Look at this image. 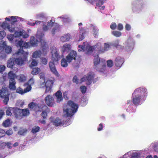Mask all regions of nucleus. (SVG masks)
I'll return each instance as SVG.
<instances>
[{"mask_svg": "<svg viewBox=\"0 0 158 158\" xmlns=\"http://www.w3.org/2000/svg\"><path fill=\"white\" fill-rule=\"evenodd\" d=\"M26 80V77L23 74H20V82H23Z\"/></svg>", "mask_w": 158, "mask_h": 158, "instance_id": "nucleus-52", "label": "nucleus"}, {"mask_svg": "<svg viewBox=\"0 0 158 158\" xmlns=\"http://www.w3.org/2000/svg\"><path fill=\"white\" fill-rule=\"evenodd\" d=\"M147 90L146 89L141 88H139L135 89L132 95H138L140 97H143V100L146 98L145 97L147 95Z\"/></svg>", "mask_w": 158, "mask_h": 158, "instance_id": "nucleus-8", "label": "nucleus"}, {"mask_svg": "<svg viewBox=\"0 0 158 158\" xmlns=\"http://www.w3.org/2000/svg\"><path fill=\"white\" fill-rule=\"evenodd\" d=\"M11 124V122L9 119H7L4 121L2 123L3 126L5 127L9 126Z\"/></svg>", "mask_w": 158, "mask_h": 158, "instance_id": "nucleus-37", "label": "nucleus"}, {"mask_svg": "<svg viewBox=\"0 0 158 158\" xmlns=\"http://www.w3.org/2000/svg\"><path fill=\"white\" fill-rule=\"evenodd\" d=\"M68 94V92L67 91H66L63 93V97L64 98L68 99V98L67 97V95Z\"/></svg>", "mask_w": 158, "mask_h": 158, "instance_id": "nucleus-59", "label": "nucleus"}, {"mask_svg": "<svg viewBox=\"0 0 158 158\" xmlns=\"http://www.w3.org/2000/svg\"><path fill=\"white\" fill-rule=\"evenodd\" d=\"M29 35L25 31L22 30L20 31V38H22L23 40L26 41V39L28 38Z\"/></svg>", "mask_w": 158, "mask_h": 158, "instance_id": "nucleus-25", "label": "nucleus"}, {"mask_svg": "<svg viewBox=\"0 0 158 158\" xmlns=\"http://www.w3.org/2000/svg\"><path fill=\"white\" fill-rule=\"evenodd\" d=\"M13 111L14 115L16 118H18L20 114L19 109L17 107L13 108L11 107L8 108L6 111V114L10 116L12 115L11 111Z\"/></svg>", "mask_w": 158, "mask_h": 158, "instance_id": "nucleus-11", "label": "nucleus"}, {"mask_svg": "<svg viewBox=\"0 0 158 158\" xmlns=\"http://www.w3.org/2000/svg\"><path fill=\"white\" fill-rule=\"evenodd\" d=\"M27 131V129L20 128V135H24L26 133Z\"/></svg>", "mask_w": 158, "mask_h": 158, "instance_id": "nucleus-47", "label": "nucleus"}, {"mask_svg": "<svg viewBox=\"0 0 158 158\" xmlns=\"http://www.w3.org/2000/svg\"><path fill=\"white\" fill-rule=\"evenodd\" d=\"M123 28V25L121 23H119L117 26V29L119 30H121Z\"/></svg>", "mask_w": 158, "mask_h": 158, "instance_id": "nucleus-56", "label": "nucleus"}, {"mask_svg": "<svg viewBox=\"0 0 158 158\" xmlns=\"http://www.w3.org/2000/svg\"><path fill=\"white\" fill-rule=\"evenodd\" d=\"M123 59L119 56L116 58L115 60V64L117 67L121 66L124 62Z\"/></svg>", "mask_w": 158, "mask_h": 158, "instance_id": "nucleus-22", "label": "nucleus"}, {"mask_svg": "<svg viewBox=\"0 0 158 158\" xmlns=\"http://www.w3.org/2000/svg\"><path fill=\"white\" fill-rule=\"evenodd\" d=\"M15 76V74L12 72L10 71L8 73V78L10 79L9 87L10 89H16L14 80Z\"/></svg>", "mask_w": 158, "mask_h": 158, "instance_id": "nucleus-10", "label": "nucleus"}, {"mask_svg": "<svg viewBox=\"0 0 158 158\" xmlns=\"http://www.w3.org/2000/svg\"><path fill=\"white\" fill-rule=\"evenodd\" d=\"M53 124L55 126H58L61 125L64 126V124L63 123L64 122H62L61 120L59 118H56L54 121H53Z\"/></svg>", "mask_w": 158, "mask_h": 158, "instance_id": "nucleus-26", "label": "nucleus"}, {"mask_svg": "<svg viewBox=\"0 0 158 158\" xmlns=\"http://www.w3.org/2000/svg\"><path fill=\"white\" fill-rule=\"evenodd\" d=\"M6 46V41H4L2 44H0V50H2L3 47H5Z\"/></svg>", "mask_w": 158, "mask_h": 158, "instance_id": "nucleus-55", "label": "nucleus"}, {"mask_svg": "<svg viewBox=\"0 0 158 158\" xmlns=\"http://www.w3.org/2000/svg\"><path fill=\"white\" fill-rule=\"evenodd\" d=\"M44 34L43 31L40 30H37L36 35V39L34 36H31L30 38V43L31 46L36 47L37 46L39 42H40L41 48L44 52H46L48 49V47L47 43L43 39Z\"/></svg>", "mask_w": 158, "mask_h": 158, "instance_id": "nucleus-1", "label": "nucleus"}, {"mask_svg": "<svg viewBox=\"0 0 158 158\" xmlns=\"http://www.w3.org/2000/svg\"><path fill=\"white\" fill-rule=\"evenodd\" d=\"M24 86L26 87L24 88V90H23L20 88V94H22L24 93L29 92L31 89V85H29L28 83H26L24 84Z\"/></svg>", "mask_w": 158, "mask_h": 158, "instance_id": "nucleus-21", "label": "nucleus"}, {"mask_svg": "<svg viewBox=\"0 0 158 158\" xmlns=\"http://www.w3.org/2000/svg\"><path fill=\"white\" fill-rule=\"evenodd\" d=\"M6 34L5 31H0V39H2L6 36Z\"/></svg>", "mask_w": 158, "mask_h": 158, "instance_id": "nucleus-46", "label": "nucleus"}, {"mask_svg": "<svg viewBox=\"0 0 158 158\" xmlns=\"http://www.w3.org/2000/svg\"><path fill=\"white\" fill-rule=\"evenodd\" d=\"M13 133V131L11 129H9L5 132V134L8 135H11Z\"/></svg>", "mask_w": 158, "mask_h": 158, "instance_id": "nucleus-58", "label": "nucleus"}, {"mask_svg": "<svg viewBox=\"0 0 158 158\" xmlns=\"http://www.w3.org/2000/svg\"><path fill=\"white\" fill-rule=\"evenodd\" d=\"M40 71V69L39 68L36 67L33 69L32 70L31 72V73L33 75H36L39 73Z\"/></svg>", "mask_w": 158, "mask_h": 158, "instance_id": "nucleus-34", "label": "nucleus"}, {"mask_svg": "<svg viewBox=\"0 0 158 158\" xmlns=\"http://www.w3.org/2000/svg\"><path fill=\"white\" fill-rule=\"evenodd\" d=\"M5 67L4 65H0V73L2 72L5 69Z\"/></svg>", "mask_w": 158, "mask_h": 158, "instance_id": "nucleus-62", "label": "nucleus"}, {"mask_svg": "<svg viewBox=\"0 0 158 158\" xmlns=\"http://www.w3.org/2000/svg\"><path fill=\"white\" fill-rule=\"evenodd\" d=\"M41 59V62L43 64L46 65L47 64L48 60L46 58L42 57Z\"/></svg>", "mask_w": 158, "mask_h": 158, "instance_id": "nucleus-49", "label": "nucleus"}, {"mask_svg": "<svg viewBox=\"0 0 158 158\" xmlns=\"http://www.w3.org/2000/svg\"><path fill=\"white\" fill-rule=\"evenodd\" d=\"M40 128L39 127L35 126L32 128L31 132L34 134L35 133L39 131Z\"/></svg>", "mask_w": 158, "mask_h": 158, "instance_id": "nucleus-38", "label": "nucleus"}, {"mask_svg": "<svg viewBox=\"0 0 158 158\" xmlns=\"http://www.w3.org/2000/svg\"><path fill=\"white\" fill-rule=\"evenodd\" d=\"M117 27L116 23H112L110 26V28L112 30H114L116 29Z\"/></svg>", "mask_w": 158, "mask_h": 158, "instance_id": "nucleus-57", "label": "nucleus"}, {"mask_svg": "<svg viewBox=\"0 0 158 158\" xmlns=\"http://www.w3.org/2000/svg\"><path fill=\"white\" fill-rule=\"evenodd\" d=\"M98 54H101L105 52V51H107L110 48V45L106 43H104V48H101V44H98Z\"/></svg>", "mask_w": 158, "mask_h": 158, "instance_id": "nucleus-20", "label": "nucleus"}, {"mask_svg": "<svg viewBox=\"0 0 158 158\" xmlns=\"http://www.w3.org/2000/svg\"><path fill=\"white\" fill-rule=\"evenodd\" d=\"M71 36L69 34L64 35L63 36L60 37L61 41L62 42H64L68 41L71 38Z\"/></svg>", "mask_w": 158, "mask_h": 158, "instance_id": "nucleus-27", "label": "nucleus"}, {"mask_svg": "<svg viewBox=\"0 0 158 158\" xmlns=\"http://www.w3.org/2000/svg\"><path fill=\"white\" fill-rule=\"evenodd\" d=\"M103 126L102 123H101L99 125V127L98 128V130L100 131L102 130Z\"/></svg>", "mask_w": 158, "mask_h": 158, "instance_id": "nucleus-61", "label": "nucleus"}, {"mask_svg": "<svg viewBox=\"0 0 158 158\" xmlns=\"http://www.w3.org/2000/svg\"><path fill=\"white\" fill-rule=\"evenodd\" d=\"M28 107L30 109L34 110L36 111H41L40 109L42 108L41 106L39 104L32 102L28 105Z\"/></svg>", "mask_w": 158, "mask_h": 158, "instance_id": "nucleus-15", "label": "nucleus"}, {"mask_svg": "<svg viewBox=\"0 0 158 158\" xmlns=\"http://www.w3.org/2000/svg\"><path fill=\"white\" fill-rule=\"evenodd\" d=\"M14 58H10L7 62V67L11 68L14 64H20V49H18V52L13 55Z\"/></svg>", "mask_w": 158, "mask_h": 158, "instance_id": "nucleus-7", "label": "nucleus"}, {"mask_svg": "<svg viewBox=\"0 0 158 158\" xmlns=\"http://www.w3.org/2000/svg\"><path fill=\"white\" fill-rule=\"evenodd\" d=\"M98 54V53L96 54L95 55L93 54L94 57H97L94 60V67L97 71L103 72L105 69L106 65L104 63L102 64H100V59L99 57Z\"/></svg>", "mask_w": 158, "mask_h": 158, "instance_id": "nucleus-4", "label": "nucleus"}, {"mask_svg": "<svg viewBox=\"0 0 158 158\" xmlns=\"http://www.w3.org/2000/svg\"><path fill=\"white\" fill-rule=\"evenodd\" d=\"M98 30L95 27H94L93 30V35L95 38H97L98 36Z\"/></svg>", "mask_w": 158, "mask_h": 158, "instance_id": "nucleus-40", "label": "nucleus"}, {"mask_svg": "<svg viewBox=\"0 0 158 158\" xmlns=\"http://www.w3.org/2000/svg\"><path fill=\"white\" fill-rule=\"evenodd\" d=\"M77 53L76 51L73 50H71L68 55L66 56V59L68 60V61L71 62L73 60H76L77 56Z\"/></svg>", "mask_w": 158, "mask_h": 158, "instance_id": "nucleus-14", "label": "nucleus"}, {"mask_svg": "<svg viewBox=\"0 0 158 158\" xmlns=\"http://www.w3.org/2000/svg\"><path fill=\"white\" fill-rule=\"evenodd\" d=\"M4 48H5V52L7 53H10L12 51V48L11 47L9 46H7L6 44V46H5V47H3L2 49H3Z\"/></svg>", "mask_w": 158, "mask_h": 158, "instance_id": "nucleus-36", "label": "nucleus"}, {"mask_svg": "<svg viewBox=\"0 0 158 158\" xmlns=\"http://www.w3.org/2000/svg\"><path fill=\"white\" fill-rule=\"evenodd\" d=\"M73 81L74 83H75L77 84L79 83V79L77 76H75L73 79Z\"/></svg>", "mask_w": 158, "mask_h": 158, "instance_id": "nucleus-48", "label": "nucleus"}, {"mask_svg": "<svg viewBox=\"0 0 158 158\" xmlns=\"http://www.w3.org/2000/svg\"><path fill=\"white\" fill-rule=\"evenodd\" d=\"M54 82V80H51L48 79L46 82V88L45 92V93L51 92L53 84Z\"/></svg>", "mask_w": 158, "mask_h": 158, "instance_id": "nucleus-16", "label": "nucleus"}, {"mask_svg": "<svg viewBox=\"0 0 158 158\" xmlns=\"http://www.w3.org/2000/svg\"><path fill=\"white\" fill-rule=\"evenodd\" d=\"M70 61H68L66 58H63L61 60V66L63 67H66L68 65V63H71Z\"/></svg>", "mask_w": 158, "mask_h": 158, "instance_id": "nucleus-30", "label": "nucleus"}, {"mask_svg": "<svg viewBox=\"0 0 158 158\" xmlns=\"http://www.w3.org/2000/svg\"><path fill=\"white\" fill-rule=\"evenodd\" d=\"M34 80L33 77L30 79L27 83H28L29 85H31V86L33 85L34 83Z\"/></svg>", "mask_w": 158, "mask_h": 158, "instance_id": "nucleus-50", "label": "nucleus"}, {"mask_svg": "<svg viewBox=\"0 0 158 158\" xmlns=\"http://www.w3.org/2000/svg\"><path fill=\"white\" fill-rule=\"evenodd\" d=\"M6 145V143H4L2 141L0 142V148H3Z\"/></svg>", "mask_w": 158, "mask_h": 158, "instance_id": "nucleus-54", "label": "nucleus"}, {"mask_svg": "<svg viewBox=\"0 0 158 158\" xmlns=\"http://www.w3.org/2000/svg\"><path fill=\"white\" fill-rule=\"evenodd\" d=\"M119 41L118 40H116L115 42L112 45L114 47H115L116 48L118 49H122L123 48V47L122 46H121L119 44Z\"/></svg>", "mask_w": 158, "mask_h": 158, "instance_id": "nucleus-33", "label": "nucleus"}, {"mask_svg": "<svg viewBox=\"0 0 158 158\" xmlns=\"http://www.w3.org/2000/svg\"><path fill=\"white\" fill-rule=\"evenodd\" d=\"M41 115L44 118H45L47 116V114L45 110L43 111Z\"/></svg>", "mask_w": 158, "mask_h": 158, "instance_id": "nucleus-53", "label": "nucleus"}, {"mask_svg": "<svg viewBox=\"0 0 158 158\" xmlns=\"http://www.w3.org/2000/svg\"><path fill=\"white\" fill-rule=\"evenodd\" d=\"M45 101L47 105L49 106H53L55 105L54 98L50 95H47L45 98Z\"/></svg>", "mask_w": 158, "mask_h": 158, "instance_id": "nucleus-13", "label": "nucleus"}, {"mask_svg": "<svg viewBox=\"0 0 158 158\" xmlns=\"http://www.w3.org/2000/svg\"><path fill=\"white\" fill-rule=\"evenodd\" d=\"M54 22H52V20H51L50 21L48 22L47 25H43V30L44 31H47L48 30V26L50 27H52L54 25Z\"/></svg>", "mask_w": 158, "mask_h": 158, "instance_id": "nucleus-29", "label": "nucleus"}, {"mask_svg": "<svg viewBox=\"0 0 158 158\" xmlns=\"http://www.w3.org/2000/svg\"><path fill=\"white\" fill-rule=\"evenodd\" d=\"M95 75L94 73L89 72L86 75H84L83 77L81 78V82L85 81L87 85H90L93 81V83L95 82L98 80V78H95Z\"/></svg>", "mask_w": 158, "mask_h": 158, "instance_id": "nucleus-6", "label": "nucleus"}, {"mask_svg": "<svg viewBox=\"0 0 158 158\" xmlns=\"http://www.w3.org/2000/svg\"><path fill=\"white\" fill-rule=\"evenodd\" d=\"M1 27L4 29H7L9 31L11 32H13L15 31V33L14 35H8L7 36V38L10 41L13 40L15 41V44L17 47H20V31H15V29L17 28H15L8 25L5 22H3L1 24Z\"/></svg>", "mask_w": 158, "mask_h": 158, "instance_id": "nucleus-2", "label": "nucleus"}, {"mask_svg": "<svg viewBox=\"0 0 158 158\" xmlns=\"http://www.w3.org/2000/svg\"><path fill=\"white\" fill-rule=\"evenodd\" d=\"M60 59V56L57 51L55 52L54 54H52V59L54 61H58Z\"/></svg>", "mask_w": 158, "mask_h": 158, "instance_id": "nucleus-28", "label": "nucleus"}, {"mask_svg": "<svg viewBox=\"0 0 158 158\" xmlns=\"http://www.w3.org/2000/svg\"><path fill=\"white\" fill-rule=\"evenodd\" d=\"M71 49V45L70 44H65L63 45L61 48V51L62 53L65 52H68Z\"/></svg>", "mask_w": 158, "mask_h": 158, "instance_id": "nucleus-23", "label": "nucleus"}, {"mask_svg": "<svg viewBox=\"0 0 158 158\" xmlns=\"http://www.w3.org/2000/svg\"><path fill=\"white\" fill-rule=\"evenodd\" d=\"M98 44L93 46H87L86 47V49L87 50L86 54H91L93 51L97 52L98 53Z\"/></svg>", "mask_w": 158, "mask_h": 158, "instance_id": "nucleus-17", "label": "nucleus"}, {"mask_svg": "<svg viewBox=\"0 0 158 158\" xmlns=\"http://www.w3.org/2000/svg\"><path fill=\"white\" fill-rule=\"evenodd\" d=\"M135 42L133 39L131 37H129L125 43V45L126 48L130 51L133 48Z\"/></svg>", "mask_w": 158, "mask_h": 158, "instance_id": "nucleus-12", "label": "nucleus"}, {"mask_svg": "<svg viewBox=\"0 0 158 158\" xmlns=\"http://www.w3.org/2000/svg\"><path fill=\"white\" fill-rule=\"evenodd\" d=\"M68 104L70 108H67L65 110H64L66 112L67 116L71 117L77 111L78 106L76 103L70 100L68 101Z\"/></svg>", "mask_w": 158, "mask_h": 158, "instance_id": "nucleus-5", "label": "nucleus"}, {"mask_svg": "<svg viewBox=\"0 0 158 158\" xmlns=\"http://www.w3.org/2000/svg\"><path fill=\"white\" fill-rule=\"evenodd\" d=\"M139 156L137 153L135 154L131 157V158H139Z\"/></svg>", "mask_w": 158, "mask_h": 158, "instance_id": "nucleus-64", "label": "nucleus"}, {"mask_svg": "<svg viewBox=\"0 0 158 158\" xmlns=\"http://www.w3.org/2000/svg\"><path fill=\"white\" fill-rule=\"evenodd\" d=\"M132 102L133 104L135 106H138L142 101L141 97L138 95H133L132 96Z\"/></svg>", "mask_w": 158, "mask_h": 158, "instance_id": "nucleus-18", "label": "nucleus"}, {"mask_svg": "<svg viewBox=\"0 0 158 158\" xmlns=\"http://www.w3.org/2000/svg\"><path fill=\"white\" fill-rule=\"evenodd\" d=\"M54 62H49V66L51 72L56 76H58L59 73L56 68Z\"/></svg>", "mask_w": 158, "mask_h": 158, "instance_id": "nucleus-19", "label": "nucleus"}, {"mask_svg": "<svg viewBox=\"0 0 158 158\" xmlns=\"http://www.w3.org/2000/svg\"><path fill=\"white\" fill-rule=\"evenodd\" d=\"M97 1L98 0H86V1L92 5L94 4L95 2H97Z\"/></svg>", "mask_w": 158, "mask_h": 158, "instance_id": "nucleus-60", "label": "nucleus"}, {"mask_svg": "<svg viewBox=\"0 0 158 158\" xmlns=\"http://www.w3.org/2000/svg\"><path fill=\"white\" fill-rule=\"evenodd\" d=\"M41 55V52L40 50L36 51L34 52L32 54V57L36 58L40 57Z\"/></svg>", "mask_w": 158, "mask_h": 158, "instance_id": "nucleus-32", "label": "nucleus"}, {"mask_svg": "<svg viewBox=\"0 0 158 158\" xmlns=\"http://www.w3.org/2000/svg\"><path fill=\"white\" fill-rule=\"evenodd\" d=\"M112 33L114 36L116 37H120L122 35L121 32L116 31H113Z\"/></svg>", "mask_w": 158, "mask_h": 158, "instance_id": "nucleus-39", "label": "nucleus"}, {"mask_svg": "<svg viewBox=\"0 0 158 158\" xmlns=\"http://www.w3.org/2000/svg\"><path fill=\"white\" fill-rule=\"evenodd\" d=\"M5 135V131L2 129H0V138L4 136Z\"/></svg>", "mask_w": 158, "mask_h": 158, "instance_id": "nucleus-51", "label": "nucleus"}, {"mask_svg": "<svg viewBox=\"0 0 158 158\" xmlns=\"http://www.w3.org/2000/svg\"><path fill=\"white\" fill-rule=\"evenodd\" d=\"M20 110H22V113L24 116H27L29 115L30 114L28 108L23 109H20Z\"/></svg>", "mask_w": 158, "mask_h": 158, "instance_id": "nucleus-35", "label": "nucleus"}, {"mask_svg": "<svg viewBox=\"0 0 158 158\" xmlns=\"http://www.w3.org/2000/svg\"><path fill=\"white\" fill-rule=\"evenodd\" d=\"M40 85L41 87L44 88L45 87L46 88V84L45 81L41 83Z\"/></svg>", "mask_w": 158, "mask_h": 158, "instance_id": "nucleus-63", "label": "nucleus"}, {"mask_svg": "<svg viewBox=\"0 0 158 158\" xmlns=\"http://www.w3.org/2000/svg\"><path fill=\"white\" fill-rule=\"evenodd\" d=\"M29 46V43L26 42L23 40L22 38H20V66L24 65L27 62V57L28 53L27 52H24L21 48H27Z\"/></svg>", "mask_w": 158, "mask_h": 158, "instance_id": "nucleus-3", "label": "nucleus"}, {"mask_svg": "<svg viewBox=\"0 0 158 158\" xmlns=\"http://www.w3.org/2000/svg\"><path fill=\"white\" fill-rule=\"evenodd\" d=\"M55 95L56 97V101L57 103H59L62 101L63 98L62 93L60 91H58L55 94Z\"/></svg>", "mask_w": 158, "mask_h": 158, "instance_id": "nucleus-24", "label": "nucleus"}, {"mask_svg": "<svg viewBox=\"0 0 158 158\" xmlns=\"http://www.w3.org/2000/svg\"><path fill=\"white\" fill-rule=\"evenodd\" d=\"M80 89L83 94H85L87 88L85 86H81L80 87Z\"/></svg>", "mask_w": 158, "mask_h": 158, "instance_id": "nucleus-43", "label": "nucleus"}, {"mask_svg": "<svg viewBox=\"0 0 158 158\" xmlns=\"http://www.w3.org/2000/svg\"><path fill=\"white\" fill-rule=\"evenodd\" d=\"M104 3V2L102 0H99L98 2L96 3V6L98 7L102 6Z\"/></svg>", "mask_w": 158, "mask_h": 158, "instance_id": "nucleus-45", "label": "nucleus"}, {"mask_svg": "<svg viewBox=\"0 0 158 158\" xmlns=\"http://www.w3.org/2000/svg\"><path fill=\"white\" fill-rule=\"evenodd\" d=\"M107 66L108 67H112L113 65V63L112 60H109L107 61Z\"/></svg>", "mask_w": 158, "mask_h": 158, "instance_id": "nucleus-42", "label": "nucleus"}, {"mask_svg": "<svg viewBox=\"0 0 158 158\" xmlns=\"http://www.w3.org/2000/svg\"><path fill=\"white\" fill-rule=\"evenodd\" d=\"M6 88H2V89L0 90V97L4 98L3 102L5 105L7 104L9 100V93Z\"/></svg>", "mask_w": 158, "mask_h": 158, "instance_id": "nucleus-9", "label": "nucleus"}, {"mask_svg": "<svg viewBox=\"0 0 158 158\" xmlns=\"http://www.w3.org/2000/svg\"><path fill=\"white\" fill-rule=\"evenodd\" d=\"M144 4L143 2V1L141 0H137L134 2L133 6H136V5H138L139 8H141L143 7Z\"/></svg>", "mask_w": 158, "mask_h": 158, "instance_id": "nucleus-31", "label": "nucleus"}, {"mask_svg": "<svg viewBox=\"0 0 158 158\" xmlns=\"http://www.w3.org/2000/svg\"><path fill=\"white\" fill-rule=\"evenodd\" d=\"M38 63L37 60L33 59L32 60L31 64L30 65V67H32L34 66H35L37 65Z\"/></svg>", "mask_w": 158, "mask_h": 158, "instance_id": "nucleus-44", "label": "nucleus"}, {"mask_svg": "<svg viewBox=\"0 0 158 158\" xmlns=\"http://www.w3.org/2000/svg\"><path fill=\"white\" fill-rule=\"evenodd\" d=\"M17 17L11 16L10 22L12 24H13L14 23L17 21Z\"/></svg>", "mask_w": 158, "mask_h": 158, "instance_id": "nucleus-41", "label": "nucleus"}]
</instances>
